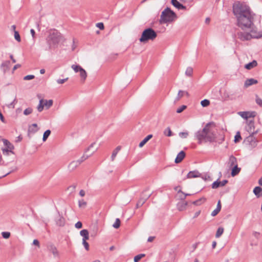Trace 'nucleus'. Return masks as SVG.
Returning <instances> with one entry per match:
<instances>
[{
	"mask_svg": "<svg viewBox=\"0 0 262 262\" xmlns=\"http://www.w3.org/2000/svg\"><path fill=\"white\" fill-rule=\"evenodd\" d=\"M213 123V122L207 123L202 129L198 130L195 133V137L198 140V144H201L203 141L210 143L217 142L215 133L209 128L210 125Z\"/></svg>",
	"mask_w": 262,
	"mask_h": 262,
	"instance_id": "nucleus-1",
	"label": "nucleus"
},
{
	"mask_svg": "<svg viewBox=\"0 0 262 262\" xmlns=\"http://www.w3.org/2000/svg\"><path fill=\"white\" fill-rule=\"evenodd\" d=\"M237 19V25L242 29L245 28H250L251 26L253 25V16L252 14L251 10L244 13Z\"/></svg>",
	"mask_w": 262,
	"mask_h": 262,
	"instance_id": "nucleus-2",
	"label": "nucleus"
},
{
	"mask_svg": "<svg viewBox=\"0 0 262 262\" xmlns=\"http://www.w3.org/2000/svg\"><path fill=\"white\" fill-rule=\"evenodd\" d=\"M232 8L233 13L236 18L251 10L248 6L239 1L233 4Z\"/></svg>",
	"mask_w": 262,
	"mask_h": 262,
	"instance_id": "nucleus-3",
	"label": "nucleus"
},
{
	"mask_svg": "<svg viewBox=\"0 0 262 262\" xmlns=\"http://www.w3.org/2000/svg\"><path fill=\"white\" fill-rule=\"evenodd\" d=\"M176 18V14L170 8L167 7L162 12L159 22L161 24L170 23Z\"/></svg>",
	"mask_w": 262,
	"mask_h": 262,
	"instance_id": "nucleus-4",
	"label": "nucleus"
},
{
	"mask_svg": "<svg viewBox=\"0 0 262 262\" xmlns=\"http://www.w3.org/2000/svg\"><path fill=\"white\" fill-rule=\"evenodd\" d=\"M157 36L156 32L151 28H148L142 32L139 40L141 42L145 43L149 40H154Z\"/></svg>",
	"mask_w": 262,
	"mask_h": 262,
	"instance_id": "nucleus-5",
	"label": "nucleus"
},
{
	"mask_svg": "<svg viewBox=\"0 0 262 262\" xmlns=\"http://www.w3.org/2000/svg\"><path fill=\"white\" fill-rule=\"evenodd\" d=\"M60 33L56 30H54L52 32L50 33L47 39L48 44V49L50 50L54 46H56L60 40Z\"/></svg>",
	"mask_w": 262,
	"mask_h": 262,
	"instance_id": "nucleus-6",
	"label": "nucleus"
},
{
	"mask_svg": "<svg viewBox=\"0 0 262 262\" xmlns=\"http://www.w3.org/2000/svg\"><path fill=\"white\" fill-rule=\"evenodd\" d=\"M237 36L242 41L250 40L252 38H260L262 37V32H259L258 34H251L250 33L239 32H237Z\"/></svg>",
	"mask_w": 262,
	"mask_h": 262,
	"instance_id": "nucleus-7",
	"label": "nucleus"
},
{
	"mask_svg": "<svg viewBox=\"0 0 262 262\" xmlns=\"http://www.w3.org/2000/svg\"><path fill=\"white\" fill-rule=\"evenodd\" d=\"M2 141L4 143V145L6 146V148H3L2 150L4 155H9V152L14 154L12 150L14 148V147L12 144H11L8 140L2 139Z\"/></svg>",
	"mask_w": 262,
	"mask_h": 262,
	"instance_id": "nucleus-8",
	"label": "nucleus"
},
{
	"mask_svg": "<svg viewBox=\"0 0 262 262\" xmlns=\"http://www.w3.org/2000/svg\"><path fill=\"white\" fill-rule=\"evenodd\" d=\"M254 135L250 134L244 140V142L248 144L251 148L255 147L258 143V140L254 137Z\"/></svg>",
	"mask_w": 262,
	"mask_h": 262,
	"instance_id": "nucleus-9",
	"label": "nucleus"
},
{
	"mask_svg": "<svg viewBox=\"0 0 262 262\" xmlns=\"http://www.w3.org/2000/svg\"><path fill=\"white\" fill-rule=\"evenodd\" d=\"M171 3L178 10H187L186 7L181 4L178 0H171Z\"/></svg>",
	"mask_w": 262,
	"mask_h": 262,
	"instance_id": "nucleus-10",
	"label": "nucleus"
},
{
	"mask_svg": "<svg viewBox=\"0 0 262 262\" xmlns=\"http://www.w3.org/2000/svg\"><path fill=\"white\" fill-rule=\"evenodd\" d=\"M56 224L57 226L62 227L65 224V220L64 217L58 212V215L55 219Z\"/></svg>",
	"mask_w": 262,
	"mask_h": 262,
	"instance_id": "nucleus-11",
	"label": "nucleus"
},
{
	"mask_svg": "<svg viewBox=\"0 0 262 262\" xmlns=\"http://www.w3.org/2000/svg\"><path fill=\"white\" fill-rule=\"evenodd\" d=\"M246 130L250 134H255L257 133V131H254V122L253 121H250L247 126L246 127Z\"/></svg>",
	"mask_w": 262,
	"mask_h": 262,
	"instance_id": "nucleus-12",
	"label": "nucleus"
},
{
	"mask_svg": "<svg viewBox=\"0 0 262 262\" xmlns=\"http://www.w3.org/2000/svg\"><path fill=\"white\" fill-rule=\"evenodd\" d=\"M255 113L254 112H239V115L243 118L247 119L249 118L253 117L255 116Z\"/></svg>",
	"mask_w": 262,
	"mask_h": 262,
	"instance_id": "nucleus-13",
	"label": "nucleus"
},
{
	"mask_svg": "<svg viewBox=\"0 0 262 262\" xmlns=\"http://www.w3.org/2000/svg\"><path fill=\"white\" fill-rule=\"evenodd\" d=\"M201 174L198 170H193L189 171L187 174V179L195 178L200 177Z\"/></svg>",
	"mask_w": 262,
	"mask_h": 262,
	"instance_id": "nucleus-14",
	"label": "nucleus"
},
{
	"mask_svg": "<svg viewBox=\"0 0 262 262\" xmlns=\"http://www.w3.org/2000/svg\"><path fill=\"white\" fill-rule=\"evenodd\" d=\"M185 152L182 150L177 155L174 162L177 164L180 163L185 157Z\"/></svg>",
	"mask_w": 262,
	"mask_h": 262,
	"instance_id": "nucleus-15",
	"label": "nucleus"
},
{
	"mask_svg": "<svg viewBox=\"0 0 262 262\" xmlns=\"http://www.w3.org/2000/svg\"><path fill=\"white\" fill-rule=\"evenodd\" d=\"M228 165L230 168L234 167L235 165H237V159L233 155L229 157Z\"/></svg>",
	"mask_w": 262,
	"mask_h": 262,
	"instance_id": "nucleus-16",
	"label": "nucleus"
},
{
	"mask_svg": "<svg viewBox=\"0 0 262 262\" xmlns=\"http://www.w3.org/2000/svg\"><path fill=\"white\" fill-rule=\"evenodd\" d=\"M187 205V202L185 201V200H182L181 202L178 203L177 208L179 211H183L186 209Z\"/></svg>",
	"mask_w": 262,
	"mask_h": 262,
	"instance_id": "nucleus-17",
	"label": "nucleus"
},
{
	"mask_svg": "<svg viewBox=\"0 0 262 262\" xmlns=\"http://www.w3.org/2000/svg\"><path fill=\"white\" fill-rule=\"evenodd\" d=\"M258 83V81L256 79L254 78H249L247 79L244 83V86L245 88H248L253 84H257Z\"/></svg>",
	"mask_w": 262,
	"mask_h": 262,
	"instance_id": "nucleus-18",
	"label": "nucleus"
},
{
	"mask_svg": "<svg viewBox=\"0 0 262 262\" xmlns=\"http://www.w3.org/2000/svg\"><path fill=\"white\" fill-rule=\"evenodd\" d=\"M48 250L52 253L53 255L55 257L58 256L59 255L58 251L56 248V247L54 245H50L48 246Z\"/></svg>",
	"mask_w": 262,
	"mask_h": 262,
	"instance_id": "nucleus-19",
	"label": "nucleus"
},
{
	"mask_svg": "<svg viewBox=\"0 0 262 262\" xmlns=\"http://www.w3.org/2000/svg\"><path fill=\"white\" fill-rule=\"evenodd\" d=\"M39 130L37 124L36 123H33L31 125H30L28 128V135L30 133L34 134Z\"/></svg>",
	"mask_w": 262,
	"mask_h": 262,
	"instance_id": "nucleus-20",
	"label": "nucleus"
},
{
	"mask_svg": "<svg viewBox=\"0 0 262 262\" xmlns=\"http://www.w3.org/2000/svg\"><path fill=\"white\" fill-rule=\"evenodd\" d=\"M253 192L254 194L256 195L257 198H259L260 196H262V188L259 186H256L255 187Z\"/></svg>",
	"mask_w": 262,
	"mask_h": 262,
	"instance_id": "nucleus-21",
	"label": "nucleus"
},
{
	"mask_svg": "<svg viewBox=\"0 0 262 262\" xmlns=\"http://www.w3.org/2000/svg\"><path fill=\"white\" fill-rule=\"evenodd\" d=\"M10 66V61L9 60H6L2 62L1 64V68L3 69L4 72H6V71L8 70Z\"/></svg>",
	"mask_w": 262,
	"mask_h": 262,
	"instance_id": "nucleus-22",
	"label": "nucleus"
},
{
	"mask_svg": "<svg viewBox=\"0 0 262 262\" xmlns=\"http://www.w3.org/2000/svg\"><path fill=\"white\" fill-rule=\"evenodd\" d=\"M80 234L83 237L82 241H86L89 239V231L86 229H83L80 231Z\"/></svg>",
	"mask_w": 262,
	"mask_h": 262,
	"instance_id": "nucleus-23",
	"label": "nucleus"
},
{
	"mask_svg": "<svg viewBox=\"0 0 262 262\" xmlns=\"http://www.w3.org/2000/svg\"><path fill=\"white\" fill-rule=\"evenodd\" d=\"M231 175L232 177L236 176L241 171V168L238 167V165H235V166L231 167Z\"/></svg>",
	"mask_w": 262,
	"mask_h": 262,
	"instance_id": "nucleus-24",
	"label": "nucleus"
},
{
	"mask_svg": "<svg viewBox=\"0 0 262 262\" xmlns=\"http://www.w3.org/2000/svg\"><path fill=\"white\" fill-rule=\"evenodd\" d=\"M79 165V162L77 161H73L69 165V169L71 171L74 170L77 166Z\"/></svg>",
	"mask_w": 262,
	"mask_h": 262,
	"instance_id": "nucleus-25",
	"label": "nucleus"
},
{
	"mask_svg": "<svg viewBox=\"0 0 262 262\" xmlns=\"http://www.w3.org/2000/svg\"><path fill=\"white\" fill-rule=\"evenodd\" d=\"M257 62L256 60H254L252 62H250L245 66V68L247 70H251V69L256 67Z\"/></svg>",
	"mask_w": 262,
	"mask_h": 262,
	"instance_id": "nucleus-26",
	"label": "nucleus"
},
{
	"mask_svg": "<svg viewBox=\"0 0 262 262\" xmlns=\"http://www.w3.org/2000/svg\"><path fill=\"white\" fill-rule=\"evenodd\" d=\"M152 135L150 134L147 136L140 143L139 146L140 147H143L151 138Z\"/></svg>",
	"mask_w": 262,
	"mask_h": 262,
	"instance_id": "nucleus-27",
	"label": "nucleus"
},
{
	"mask_svg": "<svg viewBox=\"0 0 262 262\" xmlns=\"http://www.w3.org/2000/svg\"><path fill=\"white\" fill-rule=\"evenodd\" d=\"M121 149V146H118L112 152V156H111V159H112V161H114L115 157H116L118 152L120 151V150Z\"/></svg>",
	"mask_w": 262,
	"mask_h": 262,
	"instance_id": "nucleus-28",
	"label": "nucleus"
},
{
	"mask_svg": "<svg viewBox=\"0 0 262 262\" xmlns=\"http://www.w3.org/2000/svg\"><path fill=\"white\" fill-rule=\"evenodd\" d=\"M206 199L205 198H201L195 201L192 202V204L196 206H199L204 203L206 201Z\"/></svg>",
	"mask_w": 262,
	"mask_h": 262,
	"instance_id": "nucleus-29",
	"label": "nucleus"
},
{
	"mask_svg": "<svg viewBox=\"0 0 262 262\" xmlns=\"http://www.w3.org/2000/svg\"><path fill=\"white\" fill-rule=\"evenodd\" d=\"M79 72H80V77L83 79V81H84L87 77L86 72L82 68L80 70Z\"/></svg>",
	"mask_w": 262,
	"mask_h": 262,
	"instance_id": "nucleus-30",
	"label": "nucleus"
},
{
	"mask_svg": "<svg viewBox=\"0 0 262 262\" xmlns=\"http://www.w3.org/2000/svg\"><path fill=\"white\" fill-rule=\"evenodd\" d=\"M50 134H51V130L50 129H47V130H46L44 132L43 135V137H42L43 141H44V142L46 141Z\"/></svg>",
	"mask_w": 262,
	"mask_h": 262,
	"instance_id": "nucleus-31",
	"label": "nucleus"
},
{
	"mask_svg": "<svg viewBox=\"0 0 262 262\" xmlns=\"http://www.w3.org/2000/svg\"><path fill=\"white\" fill-rule=\"evenodd\" d=\"M43 99H41L39 101V103L37 106V110L38 112H41L42 111L43 109V107L45 106V103H43Z\"/></svg>",
	"mask_w": 262,
	"mask_h": 262,
	"instance_id": "nucleus-32",
	"label": "nucleus"
},
{
	"mask_svg": "<svg viewBox=\"0 0 262 262\" xmlns=\"http://www.w3.org/2000/svg\"><path fill=\"white\" fill-rule=\"evenodd\" d=\"M145 256V254H140L134 257V262H139V261L143 257Z\"/></svg>",
	"mask_w": 262,
	"mask_h": 262,
	"instance_id": "nucleus-33",
	"label": "nucleus"
},
{
	"mask_svg": "<svg viewBox=\"0 0 262 262\" xmlns=\"http://www.w3.org/2000/svg\"><path fill=\"white\" fill-rule=\"evenodd\" d=\"M224 232V228L222 227H219L216 232L215 237L218 238L220 237Z\"/></svg>",
	"mask_w": 262,
	"mask_h": 262,
	"instance_id": "nucleus-34",
	"label": "nucleus"
},
{
	"mask_svg": "<svg viewBox=\"0 0 262 262\" xmlns=\"http://www.w3.org/2000/svg\"><path fill=\"white\" fill-rule=\"evenodd\" d=\"M146 201L145 199H143L142 197L139 199L136 204V206L137 208H139L141 207L145 203Z\"/></svg>",
	"mask_w": 262,
	"mask_h": 262,
	"instance_id": "nucleus-35",
	"label": "nucleus"
},
{
	"mask_svg": "<svg viewBox=\"0 0 262 262\" xmlns=\"http://www.w3.org/2000/svg\"><path fill=\"white\" fill-rule=\"evenodd\" d=\"M121 222L119 219H116L115 223L113 225V227L115 229H118L120 226Z\"/></svg>",
	"mask_w": 262,
	"mask_h": 262,
	"instance_id": "nucleus-36",
	"label": "nucleus"
},
{
	"mask_svg": "<svg viewBox=\"0 0 262 262\" xmlns=\"http://www.w3.org/2000/svg\"><path fill=\"white\" fill-rule=\"evenodd\" d=\"M201 104L203 107H207L210 104V101L208 99H204L201 101Z\"/></svg>",
	"mask_w": 262,
	"mask_h": 262,
	"instance_id": "nucleus-37",
	"label": "nucleus"
},
{
	"mask_svg": "<svg viewBox=\"0 0 262 262\" xmlns=\"http://www.w3.org/2000/svg\"><path fill=\"white\" fill-rule=\"evenodd\" d=\"M164 134L167 136V137H170L172 135V132L170 128L169 127H168L164 131Z\"/></svg>",
	"mask_w": 262,
	"mask_h": 262,
	"instance_id": "nucleus-38",
	"label": "nucleus"
},
{
	"mask_svg": "<svg viewBox=\"0 0 262 262\" xmlns=\"http://www.w3.org/2000/svg\"><path fill=\"white\" fill-rule=\"evenodd\" d=\"M241 139H242V137H241V134H240V132H237L236 133L235 136H234V141L235 143H237Z\"/></svg>",
	"mask_w": 262,
	"mask_h": 262,
	"instance_id": "nucleus-39",
	"label": "nucleus"
},
{
	"mask_svg": "<svg viewBox=\"0 0 262 262\" xmlns=\"http://www.w3.org/2000/svg\"><path fill=\"white\" fill-rule=\"evenodd\" d=\"M220 181H219V179H217L216 181H214L211 185V187L213 189H216L220 187Z\"/></svg>",
	"mask_w": 262,
	"mask_h": 262,
	"instance_id": "nucleus-40",
	"label": "nucleus"
},
{
	"mask_svg": "<svg viewBox=\"0 0 262 262\" xmlns=\"http://www.w3.org/2000/svg\"><path fill=\"white\" fill-rule=\"evenodd\" d=\"M193 69L191 67H188L186 70L185 74L188 76H191L192 75Z\"/></svg>",
	"mask_w": 262,
	"mask_h": 262,
	"instance_id": "nucleus-41",
	"label": "nucleus"
},
{
	"mask_svg": "<svg viewBox=\"0 0 262 262\" xmlns=\"http://www.w3.org/2000/svg\"><path fill=\"white\" fill-rule=\"evenodd\" d=\"M17 102V100L15 97L11 103L7 105V106L9 108H14L15 107V105Z\"/></svg>",
	"mask_w": 262,
	"mask_h": 262,
	"instance_id": "nucleus-42",
	"label": "nucleus"
},
{
	"mask_svg": "<svg viewBox=\"0 0 262 262\" xmlns=\"http://www.w3.org/2000/svg\"><path fill=\"white\" fill-rule=\"evenodd\" d=\"M255 102L257 105L262 107V99L256 95Z\"/></svg>",
	"mask_w": 262,
	"mask_h": 262,
	"instance_id": "nucleus-43",
	"label": "nucleus"
},
{
	"mask_svg": "<svg viewBox=\"0 0 262 262\" xmlns=\"http://www.w3.org/2000/svg\"><path fill=\"white\" fill-rule=\"evenodd\" d=\"M33 112V109L31 107H28L26 109H25L24 111V114L25 115H29L31 114Z\"/></svg>",
	"mask_w": 262,
	"mask_h": 262,
	"instance_id": "nucleus-44",
	"label": "nucleus"
},
{
	"mask_svg": "<svg viewBox=\"0 0 262 262\" xmlns=\"http://www.w3.org/2000/svg\"><path fill=\"white\" fill-rule=\"evenodd\" d=\"M72 68L74 70L75 72H78L80 71V70L82 69V67H81L79 65H72Z\"/></svg>",
	"mask_w": 262,
	"mask_h": 262,
	"instance_id": "nucleus-45",
	"label": "nucleus"
},
{
	"mask_svg": "<svg viewBox=\"0 0 262 262\" xmlns=\"http://www.w3.org/2000/svg\"><path fill=\"white\" fill-rule=\"evenodd\" d=\"M147 191H144L142 195V198L143 199H145V200L146 201L151 195V193H146Z\"/></svg>",
	"mask_w": 262,
	"mask_h": 262,
	"instance_id": "nucleus-46",
	"label": "nucleus"
},
{
	"mask_svg": "<svg viewBox=\"0 0 262 262\" xmlns=\"http://www.w3.org/2000/svg\"><path fill=\"white\" fill-rule=\"evenodd\" d=\"M14 38L18 42L21 41L20 36L18 31H14Z\"/></svg>",
	"mask_w": 262,
	"mask_h": 262,
	"instance_id": "nucleus-47",
	"label": "nucleus"
},
{
	"mask_svg": "<svg viewBox=\"0 0 262 262\" xmlns=\"http://www.w3.org/2000/svg\"><path fill=\"white\" fill-rule=\"evenodd\" d=\"M89 157V156L84 154L83 155V156L82 157H81V158L80 159H79L77 161L79 162V165H80L82 162H83L84 160L87 159Z\"/></svg>",
	"mask_w": 262,
	"mask_h": 262,
	"instance_id": "nucleus-48",
	"label": "nucleus"
},
{
	"mask_svg": "<svg viewBox=\"0 0 262 262\" xmlns=\"http://www.w3.org/2000/svg\"><path fill=\"white\" fill-rule=\"evenodd\" d=\"M185 94V91L182 90H180L178 92V96L177 97V100H179L180 98H181Z\"/></svg>",
	"mask_w": 262,
	"mask_h": 262,
	"instance_id": "nucleus-49",
	"label": "nucleus"
},
{
	"mask_svg": "<svg viewBox=\"0 0 262 262\" xmlns=\"http://www.w3.org/2000/svg\"><path fill=\"white\" fill-rule=\"evenodd\" d=\"M186 107H187L186 105H182L181 107H180L179 108H178L176 112H177V113H182L184 110H185L186 108Z\"/></svg>",
	"mask_w": 262,
	"mask_h": 262,
	"instance_id": "nucleus-50",
	"label": "nucleus"
},
{
	"mask_svg": "<svg viewBox=\"0 0 262 262\" xmlns=\"http://www.w3.org/2000/svg\"><path fill=\"white\" fill-rule=\"evenodd\" d=\"M2 236L4 238H8L10 236V233L9 232H3L2 233Z\"/></svg>",
	"mask_w": 262,
	"mask_h": 262,
	"instance_id": "nucleus-51",
	"label": "nucleus"
},
{
	"mask_svg": "<svg viewBox=\"0 0 262 262\" xmlns=\"http://www.w3.org/2000/svg\"><path fill=\"white\" fill-rule=\"evenodd\" d=\"M78 205L79 207H85L86 205V203L82 199L79 201Z\"/></svg>",
	"mask_w": 262,
	"mask_h": 262,
	"instance_id": "nucleus-52",
	"label": "nucleus"
},
{
	"mask_svg": "<svg viewBox=\"0 0 262 262\" xmlns=\"http://www.w3.org/2000/svg\"><path fill=\"white\" fill-rule=\"evenodd\" d=\"M35 78L34 75H28L24 77V80H29L33 79Z\"/></svg>",
	"mask_w": 262,
	"mask_h": 262,
	"instance_id": "nucleus-53",
	"label": "nucleus"
},
{
	"mask_svg": "<svg viewBox=\"0 0 262 262\" xmlns=\"http://www.w3.org/2000/svg\"><path fill=\"white\" fill-rule=\"evenodd\" d=\"M179 136L181 138H186L187 137V136H188V132H180L179 133Z\"/></svg>",
	"mask_w": 262,
	"mask_h": 262,
	"instance_id": "nucleus-54",
	"label": "nucleus"
},
{
	"mask_svg": "<svg viewBox=\"0 0 262 262\" xmlns=\"http://www.w3.org/2000/svg\"><path fill=\"white\" fill-rule=\"evenodd\" d=\"M53 105V100H49V101H47L46 103H45V105L47 106L48 108L51 107Z\"/></svg>",
	"mask_w": 262,
	"mask_h": 262,
	"instance_id": "nucleus-55",
	"label": "nucleus"
},
{
	"mask_svg": "<svg viewBox=\"0 0 262 262\" xmlns=\"http://www.w3.org/2000/svg\"><path fill=\"white\" fill-rule=\"evenodd\" d=\"M82 244L83 245L85 249L88 251L89 250V244L86 241L83 240Z\"/></svg>",
	"mask_w": 262,
	"mask_h": 262,
	"instance_id": "nucleus-56",
	"label": "nucleus"
},
{
	"mask_svg": "<svg viewBox=\"0 0 262 262\" xmlns=\"http://www.w3.org/2000/svg\"><path fill=\"white\" fill-rule=\"evenodd\" d=\"M182 193L183 194V198H181V200H185V199H186V197L187 196H189V195H190L191 194H189V193H185L184 192H183L182 190H180L178 191V193Z\"/></svg>",
	"mask_w": 262,
	"mask_h": 262,
	"instance_id": "nucleus-57",
	"label": "nucleus"
},
{
	"mask_svg": "<svg viewBox=\"0 0 262 262\" xmlns=\"http://www.w3.org/2000/svg\"><path fill=\"white\" fill-rule=\"evenodd\" d=\"M75 227L77 229H80L82 227V224L81 222L78 221L75 224Z\"/></svg>",
	"mask_w": 262,
	"mask_h": 262,
	"instance_id": "nucleus-58",
	"label": "nucleus"
},
{
	"mask_svg": "<svg viewBox=\"0 0 262 262\" xmlns=\"http://www.w3.org/2000/svg\"><path fill=\"white\" fill-rule=\"evenodd\" d=\"M96 26L100 30H103L104 28V24L102 23H98L96 24Z\"/></svg>",
	"mask_w": 262,
	"mask_h": 262,
	"instance_id": "nucleus-59",
	"label": "nucleus"
},
{
	"mask_svg": "<svg viewBox=\"0 0 262 262\" xmlns=\"http://www.w3.org/2000/svg\"><path fill=\"white\" fill-rule=\"evenodd\" d=\"M68 79V78H66L65 79H59L57 80V82L58 83V84H62L63 83H64L66 81H67Z\"/></svg>",
	"mask_w": 262,
	"mask_h": 262,
	"instance_id": "nucleus-60",
	"label": "nucleus"
},
{
	"mask_svg": "<svg viewBox=\"0 0 262 262\" xmlns=\"http://www.w3.org/2000/svg\"><path fill=\"white\" fill-rule=\"evenodd\" d=\"M220 211L217 210V209H215L212 212H211V215L212 216H216L218 213L219 212H220Z\"/></svg>",
	"mask_w": 262,
	"mask_h": 262,
	"instance_id": "nucleus-61",
	"label": "nucleus"
},
{
	"mask_svg": "<svg viewBox=\"0 0 262 262\" xmlns=\"http://www.w3.org/2000/svg\"><path fill=\"white\" fill-rule=\"evenodd\" d=\"M228 182V181L227 180H224L222 181H220V186H225Z\"/></svg>",
	"mask_w": 262,
	"mask_h": 262,
	"instance_id": "nucleus-62",
	"label": "nucleus"
},
{
	"mask_svg": "<svg viewBox=\"0 0 262 262\" xmlns=\"http://www.w3.org/2000/svg\"><path fill=\"white\" fill-rule=\"evenodd\" d=\"M253 235L256 238L258 239L259 237L260 233L256 232V231H254L253 232Z\"/></svg>",
	"mask_w": 262,
	"mask_h": 262,
	"instance_id": "nucleus-63",
	"label": "nucleus"
},
{
	"mask_svg": "<svg viewBox=\"0 0 262 262\" xmlns=\"http://www.w3.org/2000/svg\"><path fill=\"white\" fill-rule=\"evenodd\" d=\"M225 140L224 137H221V139H216L217 141L216 142H217L219 144H221Z\"/></svg>",
	"mask_w": 262,
	"mask_h": 262,
	"instance_id": "nucleus-64",
	"label": "nucleus"
}]
</instances>
